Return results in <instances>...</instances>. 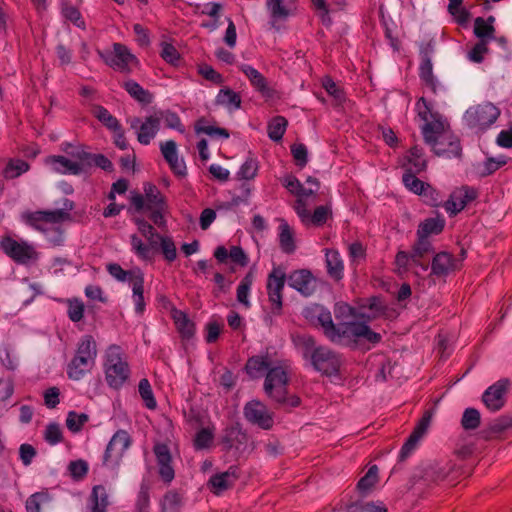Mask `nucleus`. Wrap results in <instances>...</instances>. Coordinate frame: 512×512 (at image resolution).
<instances>
[{
	"label": "nucleus",
	"mask_w": 512,
	"mask_h": 512,
	"mask_svg": "<svg viewBox=\"0 0 512 512\" xmlns=\"http://www.w3.org/2000/svg\"><path fill=\"white\" fill-rule=\"evenodd\" d=\"M408 162L413 166L412 171L423 172L427 168V162L423 159V149L418 146H413L408 151Z\"/></svg>",
	"instance_id": "338daca9"
},
{
	"label": "nucleus",
	"mask_w": 512,
	"mask_h": 512,
	"mask_svg": "<svg viewBox=\"0 0 512 512\" xmlns=\"http://www.w3.org/2000/svg\"><path fill=\"white\" fill-rule=\"evenodd\" d=\"M249 436L239 422H233L222 430L220 444L225 451L235 449L244 452L247 448Z\"/></svg>",
	"instance_id": "9b49d317"
},
{
	"label": "nucleus",
	"mask_w": 512,
	"mask_h": 512,
	"mask_svg": "<svg viewBox=\"0 0 512 512\" xmlns=\"http://www.w3.org/2000/svg\"><path fill=\"white\" fill-rule=\"evenodd\" d=\"M271 365L269 355H254L247 359L244 371L251 379L260 378Z\"/></svg>",
	"instance_id": "393cba45"
},
{
	"label": "nucleus",
	"mask_w": 512,
	"mask_h": 512,
	"mask_svg": "<svg viewBox=\"0 0 512 512\" xmlns=\"http://www.w3.org/2000/svg\"><path fill=\"white\" fill-rule=\"evenodd\" d=\"M288 384V373L282 366L269 367L264 381V391L268 397L274 395L277 389L286 388Z\"/></svg>",
	"instance_id": "a211bd4d"
},
{
	"label": "nucleus",
	"mask_w": 512,
	"mask_h": 512,
	"mask_svg": "<svg viewBox=\"0 0 512 512\" xmlns=\"http://www.w3.org/2000/svg\"><path fill=\"white\" fill-rule=\"evenodd\" d=\"M422 134L425 142L432 147L437 156L459 159L462 157L460 139L452 133L444 132L443 124L440 121L425 123L422 127Z\"/></svg>",
	"instance_id": "7ed1b4c3"
},
{
	"label": "nucleus",
	"mask_w": 512,
	"mask_h": 512,
	"mask_svg": "<svg viewBox=\"0 0 512 512\" xmlns=\"http://www.w3.org/2000/svg\"><path fill=\"white\" fill-rule=\"evenodd\" d=\"M510 380L503 378L489 386L482 395V402L491 412L502 409L506 403V394L509 390Z\"/></svg>",
	"instance_id": "f8f14e48"
},
{
	"label": "nucleus",
	"mask_w": 512,
	"mask_h": 512,
	"mask_svg": "<svg viewBox=\"0 0 512 512\" xmlns=\"http://www.w3.org/2000/svg\"><path fill=\"white\" fill-rule=\"evenodd\" d=\"M160 129V117L157 115H150L146 118L145 122L139 126L137 139L143 145L150 144L151 140L155 137Z\"/></svg>",
	"instance_id": "a878e982"
},
{
	"label": "nucleus",
	"mask_w": 512,
	"mask_h": 512,
	"mask_svg": "<svg viewBox=\"0 0 512 512\" xmlns=\"http://www.w3.org/2000/svg\"><path fill=\"white\" fill-rule=\"evenodd\" d=\"M97 344L92 335H84L80 338L73 356L96 360Z\"/></svg>",
	"instance_id": "473e14b6"
},
{
	"label": "nucleus",
	"mask_w": 512,
	"mask_h": 512,
	"mask_svg": "<svg viewBox=\"0 0 512 512\" xmlns=\"http://www.w3.org/2000/svg\"><path fill=\"white\" fill-rule=\"evenodd\" d=\"M288 285L304 297L313 295L317 289V280L309 269H297L287 277Z\"/></svg>",
	"instance_id": "4468645a"
},
{
	"label": "nucleus",
	"mask_w": 512,
	"mask_h": 512,
	"mask_svg": "<svg viewBox=\"0 0 512 512\" xmlns=\"http://www.w3.org/2000/svg\"><path fill=\"white\" fill-rule=\"evenodd\" d=\"M322 86L325 91L334 98L335 106H341L346 101V94L330 76H325L322 80Z\"/></svg>",
	"instance_id": "864d4df0"
},
{
	"label": "nucleus",
	"mask_w": 512,
	"mask_h": 512,
	"mask_svg": "<svg viewBox=\"0 0 512 512\" xmlns=\"http://www.w3.org/2000/svg\"><path fill=\"white\" fill-rule=\"evenodd\" d=\"M412 263H418L426 254L434 252L432 242L428 238L417 236L415 243L412 245Z\"/></svg>",
	"instance_id": "8fccbe9b"
},
{
	"label": "nucleus",
	"mask_w": 512,
	"mask_h": 512,
	"mask_svg": "<svg viewBox=\"0 0 512 512\" xmlns=\"http://www.w3.org/2000/svg\"><path fill=\"white\" fill-rule=\"evenodd\" d=\"M88 503L91 512H107L109 500L106 488L103 485L94 486L89 496Z\"/></svg>",
	"instance_id": "c85d7f7f"
},
{
	"label": "nucleus",
	"mask_w": 512,
	"mask_h": 512,
	"mask_svg": "<svg viewBox=\"0 0 512 512\" xmlns=\"http://www.w3.org/2000/svg\"><path fill=\"white\" fill-rule=\"evenodd\" d=\"M131 286L135 303V311L137 314H143L146 306L144 300V273H139V275L135 277L134 283L131 284Z\"/></svg>",
	"instance_id": "79ce46f5"
},
{
	"label": "nucleus",
	"mask_w": 512,
	"mask_h": 512,
	"mask_svg": "<svg viewBox=\"0 0 512 512\" xmlns=\"http://www.w3.org/2000/svg\"><path fill=\"white\" fill-rule=\"evenodd\" d=\"M474 35L479 40H485L489 43V41L493 38H495V28L493 25L488 24L484 18L477 17L474 20Z\"/></svg>",
	"instance_id": "6e6d98bb"
},
{
	"label": "nucleus",
	"mask_w": 512,
	"mask_h": 512,
	"mask_svg": "<svg viewBox=\"0 0 512 512\" xmlns=\"http://www.w3.org/2000/svg\"><path fill=\"white\" fill-rule=\"evenodd\" d=\"M454 467L452 462L430 464L424 469L422 478L428 483L439 484L449 477Z\"/></svg>",
	"instance_id": "4be33fe9"
},
{
	"label": "nucleus",
	"mask_w": 512,
	"mask_h": 512,
	"mask_svg": "<svg viewBox=\"0 0 512 512\" xmlns=\"http://www.w3.org/2000/svg\"><path fill=\"white\" fill-rule=\"evenodd\" d=\"M254 281V274L252 271H249L240 281L237 287V300L239 303L244 305L246 308L250 307V302L248 300V295L251 289V286Z\"/></svg>",
	"instance_id": "603ef678"
},
{
	"label": "nucleus",
	"mask_w": 512,
	"mask_h": 512,
	"mask_svg": "<svg viewBox=\"0 0 512 512\" xmlns=\"http://www.w3.org/2000/svg\"><path fill=\"white\" fill-rule=\"evenodd\" d=\"M327 339L336 345L356 349L362 339L372 345L379 344L382 335L373 331L365 322L350 321L336 324Z\"/></svg>",
	"instance_id": "f03ea898"
},
{
	"label": "nucleus",
	"mask_w": 512,
	"mask_h": 512,
	"mask_svg": "<svg viewBox=\"0 0 512 512\" xmlns=\"http://www.w3.org/2000/svg\"><path fill=\"white\" fill-rule=\"evenodd\" d=\"M52 164H55V170L57 172L72 175H80L82 173V167L78 165L76 161H72L62 155H53L49 157Z\"/></svg>",
	"instance_id": "c9c22d12"
},
{
	"label": "nucleus",
	"mask_w": 512,
	"mask_h": 512,
	"mask_svg": "<svg viewBox=\"0 0 512 512\" xmlns=\"http://www.w3.org/2000/svg\"><path fill=\"white\" fill-rule=\"evenodd\" d=\"M478 191L470 186H462L461 188L453 191L443 206L450 215H456L461 212L467 204L476 200Z\"/></svg>",
	"instance_id": "2eb2a0df"
},
{
	"label": "nucleus",
	"mask_w": 512,
	"mask_h": 512,
	"mask_svg": "<svg viewBox=\"0 0 512 512\" xmlns=\"http://www.w3.org/2000/svg\"><path fill=\"white\" fill-rule=\"evenodd\" d=\"M246 420L264 430H270L273 427V415L268 412L265 404L259 400L247 402L243 409Z\"/></svg>",
	"instance_id": "ddd939ff"
},
{
	"label": "nucleus",
	"mask_w": 512,
	"mask_h": 512,
	"mask_svg": "<svg viewBox=\"0 0 512 512\" xmlns=\"http://www.w3.org/2000/svg\"><path fill=\"white\" fill-rule=\"evenodd\" d=\"M287 275L281 266L273 267L267 277V294L271 303V313L276 316L282 314L283 309V289L287 280Z\"/></svg>",
	"instance_id": "9d476101"
},
{
	"label": "nucleus",
	"mask_w": 512,
	"mask_h": 512,
	"mask_svg": "<svg viewBox=\"0 0 512 512\" xmlns=\"http://www.w3.org/2000/svg\"><path fill=\"white\" fill-rule=\"evenodd\" d=\"M131 445V437L126 430H118L112 436L109 443L107 444L106 450L103 456V462L107 463L112 457L115 451L118 456H121L123 452Z\"/></svg>",
	"instance_id": "412c9836"
},
{
	"label": "nucleus",
	"mask_w": 512,
	"mask_h": 512,
	"mask_svg": "<svg viewBox=\"0 0 512 512\" xmlns=\"http://www.w3.org/2000/svg\"><path fill=\"white\" fill-rule=\"evenodd\" d=\"M208 121L205 117H200L196 120L194 124V130L197 134H206L208 136H218L224 139H228L230 137V132L226 128L216 127L212 125H207Z\"/></svg>",
	"instance_id": "4c0bfd02"
},
{
	"label": "nucleus",
	"mask_w": 512,
	"mask_h": 512,
	"mask_svg": "<svg viewBox=\"0 0 512 512\" xmlns=\"http://www.w3.org/2000/svg\"><path fill=\"white\" fill-rule=\"evenodd\" d=\"M288 120L284 116H274L267 125L268 137L274 142H280L286 132Z\"/></svg>",
	"instance_id": "e433bc0d"
},
{
	"label": "nucleus",
	"mask_w": 512,
	"mask_h": 512,
	"mask_svg": "<svg viewBox=\"0 0 512 512\" xmlns=\"http://www.w3.org/2000/svg\"><path fill=\"white\" fill-rule=\"evenodd\" d=\"M481 424V415L476 408H466L461 418V426L464 430H475Z\"/></svg>",
	"instance_id": "680f3d73"
},
{
	"label": "nucleus",
	"mask_w": 512,
	"mask_h": 512,
	"mask_svg": "<svg viewBox=\"0 0 512 512\" xmlns=\"http://www.w3.org/2000/svg\"><path fill=\"white\" fill-rule=\"evenodd\" d=\"M88 421L89 416L86 413L70 411L66 418V426L72 433H78Z\"/></svg>",
	"instance_id": "e2e57ef3"
},
{
	"label": "nucleus",
	"mask_w": 512,
	"mask_h": 512,
	"mask_svg": "<svg viewBox=\"0 0 512 512\" xmlns=\"http://www.w3.org/2000/svg\"><path fill=\"white\" fill-rule=\"evenodd\" d=\"M0 249L15 263L27 265L39 258L35 248L26 241H17L9 235L1 237Z\"/></svg>",
	"instance_id": "6e6552de"
},
{
	"label": "nucleus",
	"mask_w": 512,
	"mask_h": 512,
	"mask_svg": "<svg viewBox=\"0 0 512 512\" xmlns=\"http://www.w3.org/2000/svg\"><path fill=\"white\" fill-rule=\"evenodd\" d=\"M144 194L133 192L130 197V207L128 212L130 214L143 213L145 209L152 207L167 206V198L163 195L158 187L151 183L146 182L143 184Z\"/></svg>",
	"instance_id": "39448f33"
},
{
	"label": "nucleus",
	"mask_w": 512,
	"mask_h": 512,
	"mask_svg": "<svg viewBox=\"0 0 512 512\" xmlns=\"http://www.w3.org/2000/svg\"><path fill=\"white\" fill-rule=\"evenodd\" d=\"M215 101L218 105L234 107L236 109H239L242 103L240 95L229 87L220 89Z\"/></svg>",
	"instance_id": "c03bdc74"
},
{
	"label": "nucleus",
	"mask_w": 512,
	"mask_h": 512,
	"mask_svg": "<svg viewBox=\"0 0 512 512\" xmlns=\"http://www.w3.org/2000/svg\"><path fill=\"white\" fill-rule=\"evenodd\" d=\"M30 168L28 162L22 159H10L3 170L6 179H15L27 172Z\"/></svg>",
	"instance_id": "09e8293b"
},
{
	"label": "nucleus",
	"mask_w": 512,
	"mask_h": 512,
	"mask_svg": "<svg viewBox=\"0 0 512 512\" xmlns=\"http://www.w3.org/2000/svg\"><path fill=\"white\" fill-rule=\"evenodd\" d=\"M150 486L146 481H142L140 484V489L137 495V500L135 504L136 512H149L150 505Z\"/></svg>",
	"instance_id": "774afa93"
},
{
	"label": "nucleus",
	"mask_w": 512,
	"mask_h": 512,
	"mask_svg": "<svg viewBox=\"0 0 512 512\" xmlns=\"http://www.w3.org/2000/svg\"><path fill=\"white\" fill-rule=\"evenodd\" d=\"M153 452L158 464V474L165 484H170L175 478V471L172 466V455L170 449L165 443H156Z\"/></svg>",
	"instance_id": "dca6fc26"
},
{
	"label": "nucleus",
	"mask_w": 512,
	"mask_h": 512,
	"mask_svg": "<svg viewBox=\"0 0 512 512\" xmlns=\"http://www.w3.org/2000/svg\"><path fill=\"white\" fill-rule=\"evenodd\" d=\"M98 54L107 66L121 73L129 74L132 66L139 65L138 58L122 43H114L112 52L98 50Z\"/></svg>",
	"instance_id": "423d86ee"
},
{
	"label": "nucleus",
	"mask_w": 512,
	"mask_h": 512,
	"mask_svg": "<svg viewBox=\"0 0 512 512\" xmlns=\"http://www.w3.org/2000/svg\"><path fill=\"white\" fill-rule=\"evenodd\" d=\"M87 146L79 145L76 153L72 154V158L76 159L79 166L82 167V173H87L94 165L96 154L88 152Z\"/></svg>",
	"instance_id": "5fc2aeb1"
},
{
	"label": "nucleus",
	"mask_w": 512,
	"mask_h": 512,
	"mask_svg": "<svg viewBox=\"0 0 512 512\" xmlns=\"http://www.w3.org/2000/svg\"><path fill=\"white\" fill-rule=\"evenodd\" d=\"M93 115L109 130H120L122 126L104 106L96 105L93 108Z\"/></svg>",
	"instance_id": "49530a36"
},
{
	"label": "nucleus",
	"mask_w": 512,
	"mask_h": 512,
	"mask_svg": "<svg viewBox=\"0 0 512 512\" xmlns=\"http://www.w3.org/2000/svg\"><path fill=\"white\" fill-rule=\"evenodd\" d=\"M240 71L249 79L251 85L267 99H272L276 91L268 86L267 79L254 67L243 64Z\"/></svg>",
	"instance_id": "6ab92c4d"
},
{
	"label": "nucleus",
	"mask_w": 512,
	"mask_h": 512,
	"mask_svg": "<svg viewBox=\"0 0 512 512\" xmlns=\"http://www.w3.org/2000/svg\"><path fill=\"white\" fill-rule=\"evenodd\" d=\"M138 391L142 400L144 401L145 406L150 410L156 409L157 402L154 397L151 384L147 378H142L139 381Z\"/></svg>",
	"instance_id": "052dcab7"
},
{
	"label": "nucleus",
	"mask_w": 512,
	"mask_h": 512,
	"mask_svg": "<svg viewBox=\"0 0 512 512\" xmlns=\"http://www.w3.org/2000/svg\"><path fill=\"white\" fill-rule=\"evenodd\" d=\"M232 469L233 467H230L228 471L210 477L207 485L213 494L220 495L233 486V483L229 481V477L233 475L237 478V476L235 475V470L230 472Z\"/></svg>",
	"instance_id": "2f4dec72"
},
{
	"label": "nucleus",
	"mask_w": 512,
	"mask_h": 512,
	"mask_svg": "<svg viewBox=\"0 0 512 512\" xmlns=\"http://www.w3.org/2000/svg\"><path fill=\"white\" fill-rule=\"evenodd\" d=\"M419 77L426 86L431 88L433 92H436V81L433 75V64L431 58L421 60Z\"/></svg>",
	"instance_id": "4d7b16f0"
},
{
	"label": "nucleus",
	"mask_w": 512,
	"mask_h": 512,
	"mask_svg": "<svg viewBox=\"0 0 512 512\" xmlns=\"http://www.w3.org/2000/svg\"><path fill=\"white\" fill-rule=\"evenodd\" d=\"M345 512H388L382 501L358 500L347 505Z\"/></svg>",
	"instance_id": "58836bf2"
},
{
	"label": "nucleus",
	"mask_w": 512,
	"mask_h": 512,
	"mask_svg": "<svg viewBox=\"0 0 512 512\" xmlns=\"http://www.w3.org/2000/svg\"><path fill=\"white\" fill-rule=\"evenodd\" d=\"M107 271L118 281H128L130 285L134 283L135 277H137L139 273H143L140 268L124 270L118 263L108 264Z\"/></svg>",
	"instance_id": "ea45409f"
},
{
	"label": "nucleus",
	"mask_w": 512,
	"mask_h": 512,
	"mask_svg": "<svg viewBox=\"0 0 512 512\" xmlns=\"http://www.w3.org/2000/svg\"><path fill=\"white\" fill-rule=\"evenodd\" d=\"M332 216L333 213L330 205L317 206L313 213L309 215L308 225L312 224L315 227H322Z\"/></svg>",
	"instance_id": "3c124183"
},
{
	"label": "nucleus",
	"mask_w": 512,
	"mask_h": 512,
	"mask_svg": "<svg viewBox=\"0 0 512 512\" xmlns=\"http://www.w3.org/2000/svg\"><path fill=\"white\" fill-rule=\"evenodd\" d=\"M214 440L213 429L206 427L199 429L194 437L193 446L195 450H204L211 447Z\"/></svg>",
	"instance_id": "13d9d810"
},
{
	"label": "nucleus",
	"mask_w": 512,
	"mask_h": 512,
	"mask_svg": "<svg viewBox=\"0 0 512 512\" xmlns=\"http://www.w3.org/2000/svg\"><path fill=\"white\" fill-rule=\"evenodd\" d=\"M343 308L349 309L351 316L361 319L366 324L379 318L391 320L398 316L397 311L388 306L382 295L359 299L357 309L349 305H344Z\"/></svg>",
	"instance_id": "20e7f679"
},
{
	"label": "nucleus",
	"mask_w": 512,
	"mask_h": 512,
	"mask_svg": "<svg viewBox=\"0 0 512 512\" xmlns=\"http://www.w3.org/2000/svg\"><path fill=\"white\" fill-rule=\"evenodd\" d=\"M118 349V346H111L105 362L106 381L114 389L121 388L130 375L128 363L122 360L119 353L113 352Z\"/></svg>",
	"instance_id": "0eeeda50"
},
{
	"label": "nucleus",
	"mask_w": 512,
	"mask_h": 512,
	"mask_svg": "<svg viewBox=\"0 0 512 512\" xmlns=\"http://www.w3.org/2000/svg\"><path fill=\"white\" fill-rule=\"evenodd\" d=\"M95 364L96 360L73 356L66 367L67 377L73 381H80L92 372Z\"/></svg>",
	"instance_id": "aec40b11"
},
{
	"label": "nucleus",
	"mask_w": 512,
	"mask_h": 512,
	"mask_svg": "<svg viewBox=\"0 0 512 512\" xmlns=\"http://www.w3.org/2000/svg\"><path fill=\"white\" fill-rule=\"evenodd\" d=\"M51 501L52 497L47 490L36 492L26 500V510L27 512H41V508L50 504Z\"/></svg>",
	"instance_id": "37998d69"
},
{
	"label": "nucleus",
	"mask_w": 512,
	"mask_h": 512,
	"mask_svg": "<svg viewBox=\"0 0 512 512\" xmlns=\"http://www.w3.org/2000/svg\"><path fill=\"white\" fill-rule=\"evenodd\" d=\"M156 236H149L146 239L148 244H145L136 234L130 236V244L134 253L144 261H151L153 258L152 250L158 251L160 249V241L155 240Z\"/></svg>",
	"instance_id": "5701e85b"
},
{
	"label": "nucleus",
	"mask_w": 512,
	"mask_h": 512,
	"mask_svg": "<svg viewBox=\"0 0 512 512\" xmlns=\"http://www.w3.org/2000/svg\"><path fill=\"white\" fill-rule=\"evenodd\" d=\"M180 337L183 340H190L195 335V323L191 321L187 314L177 308L172 309V317Z\"/></svg>",
	"instance_id": "b1692460"
},
{
	"label": "nucleus",
	"mask_w": 512,
	"mask_h": 512,
	"mask_svg": "<svg viewBox=\"0 0 512 512\" xmlns=\"http://www.w3.org/2000/svg\"><path fill=\"white\" fill-rule=\"evenodd\" d=\"M122 87L133 99L143 105H148L153 100V94L132 79L125 81Z\"/></svg>",
	"instance_id": "7c9ffc66"
},
{
	"label": "nucleus",
	"mask_w": 512,
	"mask_h": 512,
	"mask_svg": "<svg viewBox=\"0 0 512 512\" xmlns=\"http://www.w3.org/2000/svg\"><path fill=\"white\" fill-rule=\"evenodd\" d=\"M61 14L63 18L67 21H70L78 28L85 30L86 23L79 11V9L72 5L69 0H62L60 3Z\"/></svg>",
	"instance_id": "72a5a7b5"
},
{
	"label": "nucleus",
	"mask_w": 512,
	"mask_h": 512,
	"mask_svg": "<svg viewBox=\"0 0 512 512\" xmlns=\"http://www.w3.org/2000/svg\"><path fill=\"white\" fill-rule=\"evenodd\" d=\"M445 224V219L439 214L437 217L427 218L418 225L416 235L423 238H428L431 235H439L443 232Z\"/></svg>",
	"instance_id": "bb28decb"
},
{
	"label": "nucleus",
	"mask_w": 512,
	"mask_h": 512,
	"mask_svg": "<svg viewBox=\"0 0 512 512\" xmlns=\"http://www.w3.org/2000/svg\"><path fill=\"white\" fill-rule=\"evenodd\" d=\"M302 359L322 376L333 377L340 374L341 354L324 345H317L312 335H297L293 339Z\"/></svg>",
	"instance_id": "f257e3e1"
},
{
	"label": "nucleus",
	"mask_w": 512,
	"mask_h": 512,
	"mask_svg": "<svg viewBox=\"0 0 512 512\" xmlns=\"http://www.w3.org/2000/svg\"><path fill=\"white\" fill-rule=\"evenodd\" d=\"M460 260L447 251H441L434 255L431 262V275L446 277L451 272L459 271L462 268Z\"/></svg>",
	"instance_id": "f3484780"
},
{
	"label": "nucleus",
	"mask_w": 512,
	"mask_h": 512,
	"mask_svg": "<svg viewBox=\"0 0 512 512\" xmlns=\"http://www.w3.org/2000/svg\"><path fill=\"white\" fill-rule=\"evenodd\" d=\"M315 310L318 311L317 323L322 327L325 337L328 338V335H330L336 325L333 322L331 312L322 306H317Z\"/></svg>",
	"instance_id": "69168bd1"
},
{
	"label": "nucleus",
	"mask_w": 512,
	"mask_h": 512,
	"mask_svg": "<svg viewBox=\"0 0 512 512\" xmlns=\"http://www.w3.org/2000/svg\"><path fill=\"white\" fill-rule=\"evenodd\" d=\"M448 1L447 11L453 17V20L460 26H466L470 20L471 13L468 9L463 7L464 0Z\"/></svg>",
	"instance_id": "f704fd0d"
},
{
	"label": "nucleus",
	"mask_w": 512,
	"mask_h": 512,
	"mask_svg": "<svg viewBox=\"0 0 512 512\" xmlns=\"http://www.w3.org/2000/svg\"><path fill=\"white\" fill-rule=\"evenodd\" d=\"M326 267L328 275L335 281L343 278L344 265L337 250H326Z\"/></svg>",
	"instance_id": "c756f323"
},
{
	"label": "nucleus",
	"mask_w": 512,
	"mask_h": 512,
	"mask_svg": "<svg viewBox=\"0 0 512 512\" xmlns=\"http://www.w3.org/2000/svg\"><path fill=\"white\" fill-rule=\"evenodd\" d=\"M285 0H267L266 7L274 20L286 19L290 16V9L284 5Z\"/></svg>",
	"instance_id": "0e129e2a"
},
{
	"label": "nucleus",
	"mask_w": 512,
	"mask_h": 512,
	"mask_svg": "<svg viewBox=\"0 0 512 512\" xmlns=\"http://www.w3.org/2000/svg\"><path fill=\"white\" fill-rule=\"evenodd\" d=\"M421 172L412 171V168L406 169L402 176V182L404 186L413 192L414 194L421 195L425 188H427L426 182L420 180L416 175Z\"/></svg>",
	"instance_id": "a19ab883"
},
{
	"label": "nucleus",
	"mask_w": 512,
	"mask_h": 512,
	"mask_svg": "<svg viewBox=\"0 0 512 512\" xmlns=\"http://www.w3.org/2000/svg\"><path fill=\"white\" fill-rule=\"evenodd\" d=\"M280 221L281 224L279 225L278 237L279 247L285 254H293L297 248L294 231L284 219H281Z\"/></svg>",
	"instance_id": "cd10ccee"
},
{
	"label": "nucleus",
	"mask_w": 512,
	"mask_h": 512,
	"mask_svg": "<svg viewBox=\"0 0 512 512\" xmlns=\"http://www.w3.org/2000/svg\"><path fill=\"white\" fill-rule=\"evenodd\" d=\"M499 115L500 110L495 105L485 102L469 107L464 114V120L470 128L486 130L498 119Z\"/></svg>",
	"instance_id": "1a4fd4ad"
},
{
	"label": "nucleus",
	"mask_w": 512,
	"mask_h": 512,
	"mask_svg": "<svg viewBox=\"0 0 512 512\" xmlns=\"http://www.w3.org/2000/svg\"><path fill=\"white\" fill-rule=\"evenodd\" d=\"M160 46L161 58L168 64L178 67L180 65L182 58L176 47L172 43L166 41L161 42Z\"/></svg>",
	"instance_id": "bf43d9fd"
},
{
	"label": "nucleus",
	"mask_w": 512,
	"mask_h": 512,
	"mask_svg": "<svg viewBox=\"0 0 512 512\" xmlns=\"http://www.w3.org/2000/svg\"><path fill=\"white\" fill-rule=\"evenodd\" d=\"M182 505V496L175 490H169L160 503L161 512H180Z\"/></svg>",
	"instance_id": "a18cd8bd"
},
{
	"label": "nucleus",
	"mask_w": 512,
	"mask_h": 512,
	"mask_svg": "<svg viewBox=\"0 0 512 512\" xmlns=\"http://www.w3.org/2000/svg\"><path fill=\"white\" fill-rule=\"evenodd\" d=\"M270 398L278 405L286 409L298 407L301 404V399L297 395H288L287 387L284 389H277L276 393Z\"/></svg>",
	"instance_id": "de8ad7c7"
}]
</instances>
